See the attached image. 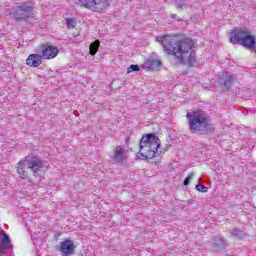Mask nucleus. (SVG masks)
I'll use <instances>...</instances> for the list:
<instances>
[{"label":"nucleus","instance_id":"1","mask_svg":"<svg viewBox=\"0 0 256 256\" xmlns=\"http://www.w3.org/2000/svg\"><path fill=\"white\" fill-rule=\"evenodd\" d=\"M161 43L163 50L167 55H173L179 63L184 65H195V51H193V43L190 39L179 40L175 36L164 35L156 38Z\"/></svg>","mask_w":256,"mask_h":256},{"label":"nucleus","instance_id":"2","mask_svg":"<svg viewBox=\"0 0 256 256\" xmlns=\"http://www.w3.org/2000/svg\"><path fill=\"white\" fill-rule=\"evenodd\" d=\"M140 150L136 154V159L140 161H149L155 159L159 155V148L161 147V140L155 134L144 135L139 144Z\"/></svg>","mask_w":256,"mask_h":256},{"label":"nucleus","instance_id":"3","mask_svg":"<svg viewBox=\"0 0 256 256\" xmlns=\"http://www.w3.org/2000/svg\"><path fill=\"white\" fill-rule=\"evenodd\" d=\"M186 117L188 119V127L190 133H198L203 135L209 127V119H207V114L202 110H194L192 112H187Z\"/></svg>","mask_w":256,"mask_h":256},{"label":"nucleus","instance_id":"4","mask_svg":"<svg viewBox=\"0 0 256 256\" xmlns=\"http://www.w3.org/2000/svg\"><path fill=\"white\" fill-rule=\"evenodd\" d=\"M230 42L242 45L246 49H255L256 36L249 28H235L230 34Z\"/></svg>","mask_w":256,"mask_h":256},{"label":"nucleus","instance_id":"5","mask_svg":"<svg viewBox=\"0 0 256 256\" xmlns=\"http://www.w3.org/2000/svg\"><path fill=\"white\" fill-rule=\"evenodd\" d=\"M81 7L84 9H89V11H94L96 13H103L111 0H78Z\"/></svg>","mask_w":256,"mask_h":256},{"label":"nucleus","instance_id":"6","mask_svg":"<svg viewBox=\"0 0 256 256\" xmlns=\"http://www.w3.org/2000/svg\"><path fill=\"white\" fill-rule=\"evenodd\" d=\"M31 15H33V5L24 3L16 7L14 18L19 21L20 19H29Z\"/></svg>","mask_w":256,"mask_h":256},{"label":"nucleus","instance_id":"7","mask_svg":"<svg viewBox=\"0 0 256 256\" xmlns=\"http://www.w3.org/2000/svg\"><path fill=\"white\" fill-rule=\"evenodd\" d=\"M42 50V59H55L59 55V48L54 45H43Z\"/></svg>","mask_w":256,"mask_h":256},{"label":"nucleus","instance_id":"8","mask_svg":"<svg viewBox=\"0 0 256 256\" xmlns=\"http://www.w3.org/2000/svg\"><path fill=\"white\" fill-rule=\"evenodd\" d=\"M59 251L62 256H71L75 252V244L71 240H65L60 243Z\"/></svg>","mask_w":256,"mask_h":256},{"label":"nucleus","instance_id":"9","mask_svg":"<svg viewBox=\"0 0 256 256\" xmlns=\"http://www.w3.org/2000/svg\"><path fill=\"white\" fill-rule=\"evenodd\" d=\"M27 165L28 169H31L33 173H37L40 169H43L45 162L37 157H34L30 160L27 158Z\"/></svg>","mask_w":256,"mask_h":256},{"label":"nucleus","instance_id":"10","mask_svg":"<svg viewBox=\"0 0 256 256\" xmlns=\"http://www.w3.org/2000/svg\"><path fill=\"white\" fill-rule=\"evenodd\" d=\"M161 66V60L149 58L142 65V69H147L148 71H155V69H159Z\"/></svg>","mask_w":256,"mask_h":256},{"label":"nucleus","instance_id":"11","mask_svg":"<svg viewBox=\"0 0 256 256\" xmlns=\"http://www.w3.org/2000/svg\"><path fill=\"white\" fill-rule=\"evenodd\" d=\"M235 81V76L231 75L229 72H224L222 77L218 79L219 83H222L225 89H231L233 82Z\"/></svg>","mask_w":256,"mask_h":256},{"label":"nucleus","instance_id":"12","mask_svg":"<svg viewBox=\"0 0 256 256\" xmlns=\"http://www.w3.org/2000/svg\"><path fill=\"white\" fill-rule=\"evenodd\" d=\"M127 159V152L125 151V148L118 146L114 150V156L113 161H116V163H123Z\"/></svg>","mask_w":256,"mask_h":256},{"label":"nucleus","instance_id":"13","mask_svg":"<svg viewBox=\"0 0 256 256\" xmlns=\"http://www.w3.org/2000/svg\"><path fill=\"white\" fill-rule=\"evenodd\" d=\"M41 59H43V56L39 54H30L26 59V65H28V67H39V65L43 63Z\"/></svg>","mask_w":256,"mask_h":256},{"label":"nucleus","instance_id":"14","mask_svg":"<svg viewBox=\"0 0 256 256\" xmlns=\"http://www.w3.org/2000/svg\"><path fill=\"white\" fill-rule=\"evenodd\" d=\"M13 246L11 245V239L8 235L5 234V232H0V249L4 251H8Z\"/></svg>","mask_w":256,"mask_h":256},{"label":"nucleus","instance_id":"15","mask_svg":"<svg viewBox=\"0 0 256 256\" xmlns=\"http://www.w3.org/2000/svg\"><path fill=\"white\" fill-rule=\"evenodd\" d=\"M27 157L24 160H21L17 165V173L20 175V179H27V172H25V169H27Z\"/></svg>","mask_w":256,"mask_h":256},{"label":"nucleus","instance_id":"16","mask_svg":"<svg viewBox=\"0 0 256 256\" xmlns=\"http://www.w3.org/2000/svg\"><path fill=\"white\" fill-rule=\"evenodd\" d=\"M101 45V42L99 40H96L90 44V55H96L97 51H99V47Z\"/></svg>","mask_w":256,"mask_h":256},{"label":"nucleus","instance_id":"17","mask_svg":"<svg viewBox=\"0 0 256 256\" xmlns=\"http://www.w3.org/2000/svg\"><path fill=\"white\" fill-rule=\"evenodd\" d=\"M67 29H75L77 27V20L75 18H66Z\"/></svg>","mask_w":256,"mask_h":256},{"label":"nucleus","instance_id":"18","mask_svg":"<svg viewBox=\"0 0 256 256\" xmlns=\"http://www.w3.org/2000/svg\"><path fill=\"white\" fill-rule=\"evenodd\" d=\"M175 7L176 9H183V7H191V5L185 4V0H176Z\"/></svg>","mask_w":256,"mask_h":256},{"label":"nucleus","instance_id":"19","mask_svg":"<svg viewBox=\"0 0 256 256\" xmlns=\"http://www.w3.org/2000/svg\"><path fill=\"white\" fill-rule=\"evenodd\" d=\"M214 245L216 247H225V240L221 237L214 238Z\"/></svg>","mask_w":256,"mask_h":256},{"label":"nucleus","instance_id":"20","mask_svg":"<svg viewBox=\"0 0 256 256\" xmlns=\"http://www.w3.org/2000/svg\"><path fill=\"white\" fill-rule=\"evenodd\" d=\"M140 68L138 65L132 64L130 67L127 69V73H133L135 71H139Z\"/></svg>","mask_w":256,"mask_h":256},{"label":"nucleus","instance_id":"21","mask_svg":"<svg viewBox=\"0 0 256 256\" xmlns=\"http://www.w3.org/2000/svg\"><path fill=\"white\" fill-rule=\"evenodd\" d=\"M196 190L200 191L201 193H207V187H205L203 184L196 185Z\"/></svg>","mask_w":256,"mask_h":256},{"label":"nucleus","instance_id":"22","mask_svg":"<svg viewBox=\"0 0 256 256\" xmlns=\"http://www.w3.org/2000/svg\"><path fill=\"white\" fill-rule=\"evenodd\" d=\"M195 176V174L193 172H191L190 174L187 175L186 179L184 180V185L187 186L189 185V181H191V179H193V177Z\"/></svg>","mask_w":256,"mask_h":256},{"label":"nucleus","instance_id":"23","mask_svg":"<svg viewBox=\"0 0 256 256\" xmlns=\"http://www.w3.org/2000/svg\"><path fill=\"white\" fill-rule=\"evenodd\" d=\"M233 237H241L243 235V232L241 230H234L232 232Z\"/></svg>","mask_w":256,"mask_h":256},{"label":"nucleus","instance_id":"24","mask_svg":"<svg viewBox=\"0 0 256 256\" xmlns=\"http://www.w3.org/2000/svg\"><path fill=\"white\" fill-rule=\"evenodd\" d=\"M172 19H177V14H171Z\"/></svg>","mask_w":256,"mask_h":256},{"label":"nucleus","instance_id":"25","mask_svg":"<svg viewBox=\"0 0 256 256\" xmlns=\"http://www.w3.org/2000/svg\"><path fill=\"white\" fill-rule=\"evenodd\" d=\"M176 21H178V22H179V21H182V19H181V18H178V19H176Z\"/></svg>","mask_w":256,"mask_h":256}]
</instances>
